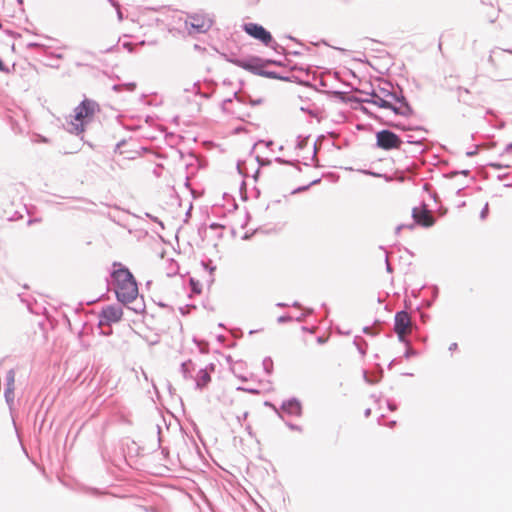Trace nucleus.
Instances as JSON below:
<instances>
[{"instance_id": "f257e3e1", "label": "nucleus", "mask_w": 512, "mask_h": 512, "mask_svg": "<svg viewBox=\"0 0 512 512\" xmlns=\"http://www.w3.org/2000/svg\"><path fill=\"white\" fill-rule=\"evenodd\" d=\"M365 102L391 110L396 115L409 116L412 113L410 106L405 101L400 100L395 93L381 87L373 89Z\"/></svg>"}, {"instance_id": "f03ea898", "label": "nucleus", "mask_w": 512, "mask_h": 512, "mask_svg": "<svg viewBox=\"0 0 512 512\" xmlns=\"http://www.w3.org/2000/svg\"><path fill=\"white\" fill-rule=\"evenodd\" d=\"M118 266L112 273L115 282V293L117 299L123 303L128 304L133 302L138 295V286L131 272L121 266V264H114Z\"/></svg>"}, {"instance_id": "7ed1b4c3", "label": "nucleus", "mask_w": 512, "mask_h": 512, "mask_svg": "<svg viewBox=\"0 0 512 512\" xmlns=\"http://www.w3.org/2000/svg\"><path fill=\"white\" fill-rule=\"evenodd\" d=\"M98 111L99 105L95 101L84 99L74 109V115L68 124V131L77 135L83 133L86 125L93 121Z\"/></svg>"}, {"instance_id": "20e7f679", "label": "nucleus", "mask_w": 512, "mask_h": 512, "mask_svg": "<svg viewBox=\"0 0 512 512\" xmlns=\"http://www.w3.org/2000/svg\"><path fill=\"white\" fill-rule=\"evenodd\" d=\"M376 144L383 150L400 149L402 140L389 130H381L376 133Z\"/></svg>"}, {"instance_id": "39448f33", "label": "nucleus", "mask_w": 512, "mask_h": 512, "mask_svg": "<svg viewBox=\"0 0 512 512\" xmlns=\"http://www.w3.org/2000/svg\"><path fill=\"white\" fill-rule=\"evenodd\" d=\"M185 25L197 33H205L212 26V20L203 13H194L187 17Z\"/></svg>"}, {"instance_id": "423d86ee", "label": "nucleus", "mask_w": 512, "mask_h": 512, "mask_svg": "<svg viewBox=\"0 0 512 512\" xmlns=\"http://www.w3.org/2000/svg\"><path fill=\"white\" fill-rule=\"evenodd\" d=\"M412 217L416 224L423 227H431L435 222L431 211L424 203L412 209Z\"/></svg>"}, {"instance_id": "0eeeda50", "label": "nucleus", "mask_w": 512, "mask_h": 512, "mask_svg": "<svg viewBox=\"0 0 512 512\" xmlns=\"http://www.w3.org/2000/svg\"><path fill=\"white\" fill-rule=\"evenodd\" d=\"M244 31L251 37L261 41L265 45H269L272 36L263 26L256 23H246L243 26Z\"/></svg>"}, {"instance_id": "6e6552de", "label": "nucleus", "mask_w": 512, "mask_h": 512, "mask_svg": "<svg viewBox=\"0 0 512 512\" xmlns=\"http://www.w3.org/2000/svg\"><path fill=\"white\" fill-rule=\"evenodd\" d=\"M123 316V310L119 306L108 305L102 309L100 314V325H111L121 320Z\"/></svg>"}, {"instance_id": "1a4fd4ad", "label": "nucleus", "mask_w": 512, "mask_h": 512, "mask_svg": "<svg viewBox=\"0 0 512 512\" xmlns=\"http://www.w3.org/2000/svg\"><path fill=\"white\" fill-rule=\"evenodd\" d=\"M395 332L401 340L411 332V318L407 312H398L395 316Z\"/></svg>"}, {"instance_id": "9d476101", "label": "nucleus", "mask_w": 512, "mask_h": 512, "mask_svg": "<svg viewBox=\"0 0 512 512\" xmlns=\"http://www.w3.org/2000/svg\"><path fill=\"white\" fill-rule=\"evenodd\" d=\"M211 380L209 373L206 370H200L197 375V386L202 388L206 386Z\"/></svg>"}, {"instance_id": "9b49d317", "label": "nucleus", "mask_w": 512, "mask_h": 512, "mask_svg": "<svg viewBox=\"0 0 512 512\" xmlns=\"http://www.w3.org/2000/svg\"><path fill=\"white\" fill-rule=\"evenodd\" d=\"M289 406L291 407L292 411L299 412L300 406L298 403H289Z\"/></svg>"}, {"instance_id": "f8f14e48", "label": "nucleus", "mask_w": 512, "mask_h": 512, "mask_svg": "<svg viewBox=\"0 0 512 512\" xmlns=\"http://www.w3.org/2000/svg\"><path fill=\"white\" fill-rule=\"evenodd\" d=\"M390 126L392 127H395V128H401V129H405L404 127H402L400 124L398 123H393V122H390L388 123Z\"/></svg>"}, {"instance_id": "ddd939ff", "label": "nucleus", "mask_w": 512, "mask_h": 512, "mask_svg": "<svg viewBox=\"0 0 512 512\" xmlns=\"http://www.w3.org/2000/svg\"><path fill=\"white\" fill-rule=\"evenodd\" d=\"M459 92H465L466 94H469V90L468 89H462L461 87L458 88Z\"/></svg>"}, {"instance_id": "4468645a", "label": "nucleus", "mask_w": 512, "mask_h": 512, "mask_svg": "<svg viewBox=\"0 0 512 512\" xmlns=\"http://www.w3.org/2000/svg\"><path fill=\"white\" fill-rule=\"evenodd\" d=\"M240 66L243 67V68H248L249 67V65H247L245 63H241Z\"/></svg>"}, {"instance_id": "2eb2a0df", "label": "nucleus", "mask_w": 512, "mask_h": 512, "mask_svg": "<svg viewBox=\"0 0 512 512\" xmlns=\"http://www.w3.org/2000/svg\"><path fill=\"white\" fill-rule=\"evenodd\" d=\"M456 347H457V344L454 343V344L451 345L450 350L455 349Z\"/></svg>"}, {"instance_id": "dca6fc26", "label": "nucleus", "mask_w": 512, "mask_h": 512, "mask_svg": "<svg viewBox=\"0 0 512 512\" xmlns=\"http://www.w3.org/2000/svg\"><path fill=\"white\" fill-rule=\"evenodd\" d=\"M0 70H3V62L1 59H0Z\"/></svg>"}, {"instance_id": "f3484780", "label": "nucleus", "mask_w": 512, "mask_h": 512, "mask_svg": "<svg viewBox=\"0 0 512 512\" xmlns=\"http://www.w3.org/2000/svg\"><path fill=\"white\" fill-rule=\"evenodd\" d=\"M489 21H490V22H494V21H495V17L490 18V19H489Z\"/></svg>"}]
</instances>
